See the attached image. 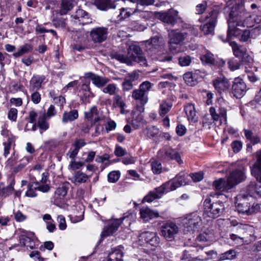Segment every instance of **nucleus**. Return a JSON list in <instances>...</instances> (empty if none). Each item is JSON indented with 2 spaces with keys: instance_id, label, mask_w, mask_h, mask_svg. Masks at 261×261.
<instances>
[{
  "instance_id": "obj_22",
  "label": "nucleus",
  "mask_w": 261,
  "mask_h": 261,
  "mask_svg": "<svg viewBox=\"0 0 261 261\" xmlns=\"http://www.w3.org/2000/svg\"><path fill=\"white\" fill-rule=\"evenodd\" d=\"M69 187V184L68 182H65L60 185L55 192V197L57 202L62 201L63 200L67 193Z\"/></svg>"
},
{
  "instance_id": "obj_23",
  "label": "nucleus",
  "mask_w": 261,
  "mask_h": 261,
  "mask_svg": "<svg viewBox=\"0 0 261 261\" xmlns=\"http://www.w3.org/2000/svg\"><path fill=\"white\" fill-rule=\"evenodd\" d=\"M185 112L190 122H195L198 121L195 108L193 104L188 103L186 105L185 107Z\"/></svg>"
},
{
  "instance_id": "obj_5",
  "label": "nucleus",
  "mask_w": 261,
  "mask_h": 261,
  "mask_svg": "<svg viewBox=\"0 0 261 261\" xmlns=\"http://www.w3.org/2000/svg\"><path fill=\"white\" fill-rule=\"evenodd\" d=\"M233 231H236L238 234L232 233L230 234V238L233 241L237 239L243 241L245 237H247L248 236H253L254 232V229L251 225L241 223L237 226L236 229L233 230Z\"/></svg>"
},
{
  "instance_id": "obj_53",
  "label": "nucleus",
  "mask_w": 261,
  "mask_h": 261,
  "mask_svg": "<svg viewBox=\"0 0 261 261\" xmlns=\"http://www.w3.org/2000/svg\"><path fill=\"white\" fill-rule=\"evenodd\" d=\"M69 217L72 223H77L84 219V213H71Z\"/></svg>"
},
{
  "instance_id": "obj_1",
  "label": "nucleus",
  "mask_w": 261,
  "mask_h": 261,
  "mask_svg": "<svg viewBox=\"0 0 261 261\" xmlns=\"http://www.w3.org/2000/svg\"><path fill=\"white\" fill-rule=\"evenodd\" d=\"M138 243L140 246H151L154 247L159 246L160 239L156 232L146 231L139 234L138 237Z\"/></svg>"
},
{
  "instance_id": "obj_52",
  "label": "nucleus",
  "mask_w": 261,
  "mask_h": 261,
  "mask_svg": "<svg viewBox=\"0 0 261 261\" xmlns=\"http://www.w3.org/2000/svg\"><path fill=\"white\" fill-rule=\"evenodd\" d=\"M151 169L154 174H159L162 172V166L159 161H153L151 163Z\"/></svg>"
},
{
  "instance_id": "obj_8",
  "label": "nucleus",
  "mask_w": 261,
  "mask_h": 261,
  "mask_svg": "<svg viewBox=\"0 0 261 261\" xmlns=\"http://www.w3.org/2000/svg\"><path fill=\"white\" fill-rule=\"evenodd\" d=\"M247 86L244 81L239 77L234 79L231 87V93L237 98H242L247 91Z\"/></svg>"
},
{
  "instance_id": "obj_20",
  "label": "nucleus",
  "mask_w": 261,
  "mask_h": 261,
  "mask_svg": "<svg viewBox=\"0 0 261 261\" xmlns=\"http://www.w3.org/2000/svg\"><path fill=\"white\" fill-rule=\"evenodd\" d=\"M257 160L251 169V173L257 180L261 182V150L256 153Z\"/></svg>"
},
{
  "instance_id": "obj_46",
  "label": "nucleus",
  "mask_w": 261,
  "mask_h": 261,
  "mask_svg": "<svg viewBox=\"0 0 261 261\" xmlns=\"http://www.w3.org/2000/svg\"><path fill=\"white\" fill-rule=\"evenodd\" d=\"M152 85L153 84L149 81H145L140 84L139 89L144 93V94L148 96V92L150 90Z\"/></svg>"
},
{
  "instance_id": "obj_35",
  "label": "nucleus",
  "mask_w": 261,
  "mask_h": 261,
  "mask_svg": "<svg viewBox=\"0 0 261 261\" xmlns=\"http://www.w3.org/2000/svg\"><path fill=\"white\" fill-rule=\"evenodd\" d=\"M37 126L40 129V133L42 134L43 132L46 131L49 128V123L46 120V116L45 114L39 116Z\"/></svg>"
},
{
  "instance_id": "obj_57",
  "label": "nucleus",
  "mask_w": 261,
  "mask_h": 261,
  "mask_svg": "<svg viewBox=\"0 0 261 261\" xmlns=\"http://www.w3.org/2000/svg\"><path fill=\"white\" fill-rule=\"evenodd\" d=\"M252 20L258 26L255 27L254 30H261V12H258L256 14H253L252 16Z\"/></svg>"
},
{
  "instance_id": "obj_36",
  "label": "nucleus",
  "mask_w": 261,
  "mask_h": 261,
  "mask_svg": "<svg viewBox=\"0 0 261 261\" xmlns=\"http://www.w3.org/2000/svg\"><path fill=\"white\" fill-rule=\"evenodd\" d=\"M142 53L141 48L138 45L135 44L130 45L128 49V54L129 55V58L130 60V62L132 59L137 56H139V55Z\"/></svg>"
},
{
  "instance_id": "obj_62",
  "label": "nucleus",
  "mask_w": 261,
  "mask_h": 261,
  "mask_svg": "<svg viewBox=\"0 0 261 261\" xmlns=\"http://www.w3.org/2000/svg\"><path fill=\"white\" fill-rule=\"evenodd\" d=\"M132 61L139 63L142 66H147V60L142 53L139 56H137Z\"/></svg>"
},
{
  "instance_id": "obj_19",
  "label": "nucleus",
  "mask_w": 261,
  "mask_h": 261,
  "mask_svg": "<svg viewBox=\"0 0 261 261\" xmlns=\"http://www.w3.org/2000/svg\"><path fill=\"white\" fill-rule=\"evenodd\" d=\"M177 11L170 9L167 12L161 13L160 17L163 22L173 24L177 18Z\"/></svg>"
},
{
  "instance_id": "obj_39",
  "label": "nucleus",
  "mask_w": 261,
  "mask_h": 261,
  "mask_svg": "<svg viewBox=\"0 0 261 261\" xmlns=\"http://www.w3.org/2000/svg\"><path fill=\"white\" fill-rule=\"evenodd\" d=\"M123 253L119 249H115L108 256V261H123Z\"/></svg>"
},
{
  "instance_id": "obj_45",
  "label": "nucleus",
  "mask_w": 261,
  "mask_h": 261,
  "mask_svg": "<svg viewBox=\"0 0 261 261\" xmlns=\"http://www.w3.org/2000/svg\"><path fill=\"white\" fill-rule=\"evenodd\" d=\"M118 89L116 84H109L102 89V92L110 95H115Z\"/></svg>"
},
{
  "instance_id": "obj_16",
  "label": "nucleus",
  "mask_w": 261,
  "mask_h": 261,
  "mask_svg": "<svg viewBox=\"0 0 261 261\" xmlns=\"http://www.w3.org/2000/svg\"><path fill=\"white\" fill-rule=\"evenodd\" d=\"M187 35L188 33H180L174 30L171 31L169 33V36L170 38L169 43L170 44V50H172V44H179L187 37Z\"/></svg>"
},
{
  "instance_id": "obj_49",
  "label": "nucleus",
  "mask_w": 261,
  "mask_h": 261,
  "mask_svg": "<svg viewBox=\"0 0 261 261\" xmlns=\"http://www.w3.org/2000/svg\"><path fill=\"white\" fill-rule=\"evenodd\" d=\"M13 143V139L11 138H8L6 141L3 143L4 146V155L7 157L10 154V150L11 149L12 144Z\"/></svg>"
},
{
  "instance_id": "obj_25",
  "label": "nucleus",
  "mask_w": 261,
  "mask_h": 261,
  "mask_svg": "<svg viewBox=\"0 0 261 261\" xmlns=\"http://www.w3.org/2000/svg\"><path fill=\"white\" fill-rule=\"evenodd\" d=\"M72 16L75 19H78L83 24H87L91 22L88 13L82 9L77 10Z\"/></svg>"
},
{
  "instance_id": "obj_47",
  "label": "nucleus",
  "mask_w": 261,
  "mask_h": 261,
  "mask_svg": "<svg viewBox=\"0 0 261 261\" xmlns=\"http://www.w3.org/2000/svg\"><path fill=\"white\" fill-rule=\"evenodd\" d=\"M237 256L236 252L233 250L230 249L223 253H222L220 256V259L222 260L229 259L231 260L235 258Z\"/></svg>"
},
{
  "instance_id": "obj_55",
  "label": "nucleus",
  "mask_w": 261,
  "mask_h": 261,
  "mask_svg": "<svg viewBox=\"0 0 261 261\" xmlns=\"http://www.w3.org/2000/svg\"><path fill=\"white\" fill-rule=\"evenodd\" d=\"M226 183H225V180L222 179L220 178L218 180L215 181L214 182V186L215 188L217 190H221V191H224V190H228V189H227L226 188Z\"/></svg>"
},
{
  "instance_id": "obj_21",
  "label": "nucleus",
  "mask_w": 261,
  "mask_h": 261,
  "mask_svg": "<svg viewBox=\"0 0 261 261\" xmlns=\"http://www.w3.org/2000/svg\"><path fill=\"white\" fill-rule=\"evenodd\" d=\"M45 79L44 75H34L30 81L29 90L30 91L39 90L42 83Z\"/></svg>"
},
{
  "instance_id": "obj_41",
  "label": "nucleus",
  "mask_w": 261,
  "mask_h": 261,
  "mask_svg": "<svg viewBox=\"0 0 261 261\" xmlns=\"http://www.w3.org/2000/svg\"><path fill=\"white\" fill-rule=\"evenodd\" d=\"M200 59L204 63L213 65L215 64L214 55L210 52L207 51L205 54L201 55Z\"/></svg>"
},
{
  "instance_id": "obj_14",
  "label": "nucleus",
  "mask_w": 261,
  "mask_h": 261,
  "mask_svg": "<svg viewBox=\"0 0 261 261\" xmlns=\"http://www.w3.org/2000/svg\"><path fill=\"white\" fill-rule=\"evenodd\" d=\"M164 42L162 38L155 36L147 41V46L151 51L158 52L164 48Z\"/></svg>"
},
{
  "instance_id": "obj_56",
  "label": "nucleus",
  "mask_w": 261,
  "mask_h": 261,
  "mask_svg": "<svg viewBox=\"0 0 261 261\" xmlns=\"http://www.w3.org/2000/svg\"><path fill=\"white\" fill-rule=\"evenodd\" d=\"M261 210L260 205L258 203H253L251 207L246 208L245 210H239L238 209V212H257L258 211Z\"/></svg>"
},
{
  "instance_id": "obj_15",
  "label": "nucleus",
  "mask_w": 261,
  "mask_h": 261,
  "mask_svg": "<svg viewBox=\"0 0 261 261\" xmlns=\"http://www.w3.org/2000/svg\"><path fill=\"white\" fill-rule=\"evenodd\" d=\"M124 217H122L119 219H114L112 220L111 224L106 227L101 233V238L112 235L116 232L120 225L122 223Z\"/></svg>"
},
{
  "instance_id": "obj_29",
  "label": "nucleus",
  "mask_w": 261,
  "mask_h": 261,
  "mask_svg": "<svg viewBox=\"0 0 261 261\" xmlns=\"http://www.w3.org/2000/svg\"><path fill=\"white\" fill-rule=\"evenodd\" d=\"M137 11V8H122L120 9V12L117 16L119 20H123L129 17L130 15Z\"/></svg>"
},
{
  "instance_id": "obj_44",
  "label": "nucleus",
  "mask_w": 261,
  "mask_h": 261,
  "mask_svg": "<svg viewBox=\"0 0 261 261\" xmlns=\"http://www.w3.org/2000/svg\"><path fill=\"white\" fill-rule=\"evenodd\" d=\"M110 0H94V4L97 8L101 10H106L110 8Z\"/></svg>"
},
{
  "instance_id": "obj_11",
  "label": "nucleus",
  "mask_w": 261,
  "mask_h": 261,
  "mask_svg": "<svg viewBox=\"0 0 261 261\" xmlns=\"http://www.w3.org/2000/svg\"><path fill=\"white\" fill-rule=\"evenodd\" d=\"M108 34V28L99 27L92 29L90 31V36L94 42L101 43L107 39Z\"/></svg>"
},
{
  "instance_id": "obj_59",
  "label": "nucleus",
  "mask_w": 261,
  "mask_h": 261,
  "mask_svg": "<svg viewBox=\"0 0 261 261\" xmlns=\"http://www.w3.org/2000/svg\"><path fill=\"white\" fill-rule=\"evenodd\" d=\"M84 165V163L81 162H76L75 159L72 160L69 165V169L75 170L80 169Z\"/></svg>"
},
{
  "instance_id": "obj_3",
  "label": "nucleus",
  "mask_w": 261,
  "mask_h": 261,
  "mask_svg": "<svg viewBox=\"0 0 261 261\" xmlns=\"http://www.w3.org/2000/svg\"><path fill=\"white\" fill-rule=\"evenodd\" d=\"M179 232V227L172 222H168L161 226L160 235L168 241H172Z\"/></svg>"
},
{
  "instance_id": "obj_10",
  "label": "nucleus",
  "mask_w": 261,
  "mask_h": 261,
  "mask_svg": "<svg viewBox=\"0 0 261 261\" xmlns=\"http://www.w3.org/2000/svg\"><path fill=\"white\" fill-rule=\"evenodd\" d=\"M245 178V173L243 170H235L233 171L227 178L226 189H231L233 187L243 181Z\"/></svg>"
},
{
  "instance_id": "obj_54",
  "label": "nucleus",
  "mask_w": 261,
  "mask_h": 261,
  "mask_svg": "<svg viewBox=\"0 0 261 261\" xmlns=\"http://www.w3.org/2000/svg\"><path fill=\"white\" fill-rule=\"evenodd\" d=\"M120 176L119 171H112L108 175V181L111 182H116L119 179Z\"/></svg>"
},
{
  "instance_id": "obj_61",
  "label": "nucleus",
  "mask_w": 261,
  "mask_h": 261,
  "mask_svg": "<svg viewBox=\"0 0 261 261\" xmlns=\"http://www.w3.org/2000/svg\"><path fill=\"white\" fill-rule=\"evenodd\" d=\"M32 93L31 95V100L34 104H38L41 99L40 94L37 91V90H35L34 91H32Z\"/></svg>"
},
{
  "instance_id": "obj_63",
  "label": "nucleus",
  "mask_w": 261,
  "mask_h": 261,
  "mask_svg": "<svg viewBox=\"0 0 261 261\" xmlns=\"http://www.w3.org/2000/svg\"><path fill=\"white\" fill-rule=\"evenodd\" d=\"M204 212H212L213 210V204H211V200L206 198L203 203Z\"/></svg>"
},
{
  "instance_id": "obj_58",
  "label": "nucleus",
  "mask_w": 261,
  "mask_h": 261,
  "mask_svg": "<svg viewBox=\"0 0 261 261\" xmlns=\"http://www.w3.org/2000/svg\"><path fill=\"white\" fill-rule=\"evenodd\" d=\"M183 28L187 31L184 33H188V35L191 34L194 36H197L198 35V32L197 29L192 26L191 24H185L183 26Z\"/></svg>"
},
{
  "instance_id": "obj_33",
  "label": "nucleus",
  "mask_w": 261,
  "mask_h": 261,
  "mask_svg": "<svg viewBox=\"0 0 261 261\" xmlns=\"http://www.w3.org/2000/svg\"><path fill=\"white\" fill-rule=\"evenodd\" d=\"M143 133L147 138L153 139L158 136L159 129L154 126H150L144 129Z\"/></svg>"
},
{
  "instance_id": "obj_27",
  "label": "nucleus",
  "mask_w": 261,
  "mask_h": 261,
  "mask_svg": "<svg viewBox=\"0 0 261 261\" xmlns=\"http://www.w3.org/2000/svg\"><path fill=\"white\" fill-rule=\"evenodd\" d=\"M145 123L142 114L137 113L135 112L133 113V118L132 120V125L135 129H138L143 126Z\"/></svg>"
},
{
  "instance_id": "obj_4",
  "label": "nucleus",
  "mask_w": 261,
  "mask_h": 261,
  "mask_svg": "<svg viewBox=\"0 0 261 261\" xmlns=\"http://www.w3.org/2000/svg\"><path fill=\"white\" fill-rule=\"evenodd\" d=\"M158 156L162 160H175L178 164L182 163L180 155L175 149L169 146H165L160 149L158 152Z\"/></svg>"
},
{
  "instance_id": "obj_24",
  "label": "nucleus",
  "mask_w": 261,
  "mask_h": 261,
  "mask_svg": "<svg viewBox=\"0 0 261 261\" xmlns=\"http://www.w3.org/2000/svg\"><path fill=\"white\" fill-rule=\"evenodd\" d=\"M230 45L231 46L234 55L239 58L243 59L247 56L246 49L242 46H239L235 42H230Z\"/></svg>"
},
{
  "instance_id": "obj_50",
  "label": "nucleus",
  "mask_w": 261,
  "mask_h": 261,
  "mask_svg": "<svg viewBox=\"0 0 261 261\" xmlns=\"http://www.w3.org/2000/svg\"><path fill=\"white\" fill-rule=\"evenodd\" d=\"M140 218L144 222H148L153 218H158L159 213H140Z\"/></svg>"
},
{
  "instance_id": "obj_34",
  "label": "nucleus",
  "mask_w": 261,
  "mask_h": 261,
  "mask_svg": "<svg viewBox=\"0 0 261 261\" xmlns=\"http://www.w3.org/2000/svg\"><path fill=\"white\" fill-rule=\"evenodd\" d=\"M198 251L197 247H192L187 250H185L183 253V258L188 260H193L196 258L195 255Z\"/></svg>"
},
{
  "instance_id": "obj_12",
  "label": "nucleus",
  "mask_w": 261,
  "mask_h": 261,
  "mask_svg": "<svg viewBox=\"0 0 261 261\" xmlns=\"http://www.w3.org/2000/svg\"><path fill=\"white\" fill-rule=\"evenodd\" d=\"M188 175L184 172H180L172 180L166 183L170 191L175 190L177 188L185 186L188 183Z\"/></svg>"
},
{
  "instance_id": "obj_7",
  "label": "nucleus",
  "mask_w": 261,
  "mask_h": 261,
  "mask_svg": "<svg viewBox=\"0 0 261 261\" xmlns=\"http://www.w3.org/2000/svg\"><path fill=\"white\" fill-rule=\"evenodd\" d=\"M228 31L227 37H230L232 36H237L240 34V30L238 27H244V22L238 18V17H233L231 13L229 15L228 20Z\"/></svg>"
},
{
  "instance_id": "obj_43",
  "label": "nucleus",
  "mask_w": 261,
  "mask_h": 261,
  "mask_svg": "<svg viewBox=\"0 0 261 261\" xmlns=\"http://www.w3.org/2000/svg\"><path fill=\"white\" fill-rule=\"evenodd\" d=\"M172 105L166 101H163L160 106L159 114L163 117L171 109Z\"/></svg>"
},
{
  "instance_id": "obj_40",
  "label": "nucleus",
  "mask_w": 261,
  "mask_h": 261,
  "mask_svg": "<svg viewBox=\"0 0 261 261\" xmlns=\"http://www.w3.org/2000/svg\"><path fill=\"white\" fill-rule=\"evenodd\" d=\"M109 82V79L106 77L101 76L98 75L93 79V84L98 88L103 87Z\"/></svg>"
},
{
  "instance_id": "obj_9",
  "label": "nucleus",
  "mask_w": 261,
  "mask_h": 261,
  "mask_svg": "<svg viewBox=\"0 0 261 261\" xmlns=\"http://www.w3.org/2000/svg\"><path fill=\"white\" fill-rule=\"evenodd\" d=\"M170 192L166 183L160 187L154 189L150 191L143 198L144 202H151L156 199L161 198L165 193Z\"/></svg>"
},
{
  "instance_id": "obj_37",
  "label": "nucleus",
  "mask_w": 261,
  "mask_h": 261,
  "mask_svg": "<svg viewBox=\"0 0 261 261\" xmlns=\"http://www.w3.org/2000/svg\"><path fill=\"white\" fill-rule=\"evenodd\" d=\"M33 46L29 44H25L21 46L17 51L14 53L13 55L15 58H18L23 55L32 51Z\"/></svg>"
},
{
  "instance_id": "obj_31",
  "label": "nucleus",
  "mask_w": 261,
  "mask_h": 261,
  "mask_svg": "<svg viewBox=\"0 0 261 261\" xmlns=\"http://www.w3.org/2000/svg\"><path fill=\"white\" fill-rule=\"evenodd\" d=\"M75 3V0H62L60 10V14H66L68 11L72 9Z\"/></svg>"
},
{
  "instance_id": "obj_48",
  "label": "nucleus",
  "mask_w": 261,
  "mask_h": 261,
  "mask_svg": "<svg viewBox=\"0 0 261 261\" xmlns=\"http://www.w3.org/2000/svg\"><path fill=\"white\" fill-rule=\"evenodd\" d=\"M28 190L25 192V195L28 197H34L36 196L37 193L36 191L38 190L37 189L36 185L35 183H33L32 184H29L28 186Z\"/></svg>"
},
{
  "instance_id": "obj_60",
  "label": "nucleus",
  "mask_w": 261,
  "mask_h": 261,
  "mask_svg": "<svg viewBox=\"0 0 261 261\" xmlns=\"http://www.w3.org/2000/svg\"><path fill=\"white\" fill-rule=\"evenodd\" d=\"M32 160L31 156H25L20 160V163L17 166V170H21L24 167Z\"/></svg>"
},
{
  "instance_id": "obj_13",
  "label": "nucleus",
  "mask_w": 261,
  "mask_h": 261,
  "mask_svg": "<svg viewBox=\"0 0 261 261\" xmlns=\"http://www.w3.org/2000/svg\"><path fill=\"white\" fill-rule=\"evenodd\" d=\"M213 85L217 91L221 94L229 89L230 83L227 78L221 76L213 81Z\"/></svg>"
},
{
  "instance_id": "obj_32",
  "label": "nucleus",
  "mask_w": 261,
  "mask_h": 261,
  "mask_svg": "<svg viewBox=\"0 0 261 261\" xmlns=\"http://www.w3.org/2000/svg\"><path fill=\"white\" fill-rule=\"evenodd\" d=\"M79 114L76 110L69 112H65L63 114L62 122L64 123L74 121L78 118Z\"/></svg>"
},
{
  "instance_id": "obj_17",
  "label": "nucleus",
  "mask_w": 261,
  "mask_h": 261,
  "mask_svg": "<svg viewBox=\"0 0 261 261\" xmlns=\"http://www.w3.org/2000/svg\"><path fill=\"white\" fill-rule=\"evenodd\" d=\"M201 221L200 218L195 215L185 220L184 222L185 227L188 229V231H195L198 228Z\"/></svg>"
},
{
  "instance_id": "obj_42",
  "label": "nucleus",
  "mask_w": 261,
  "mask_h": 261,
  "mask_svg": "<svg viewBox=\"0 0 261 261\" xmlns=\"http://www.w3.org/2000/svg\"><path fill=\"white\" fill-rule=\"evenodd\" d=\"M112 56L113 58L116 59L121 63L129 64L131 62L129 57H125L123 54L120 53L114 52L112 54Z\"/></svg>"
},
{
  "instance_id": "obj_30",
  "label": "nucleus",
  "mask_w": 261,
  "mask_h": 261,
  "mask_svg": "<svg viewBox=\"0 0 261 261\" xmlns=\"http://www.w3.org/2000/svg\"><path fill=\"white\" fill-rule=\"evenodd\" d=\"M198 75L196 71L187 72L184 74V79L186 84L191 86L195 85L197 83Z\"/></svg>"
},
{
  "instance_id": "obj_28",
  "label": "nucleus",
  "mask_w": 261,
  "mask_h": 261,
  "mask_svg": "<svg viewBox=\"0 0 261 261\" xmlns=\"http://www.w3.org/2000/svg\"><path fill=\"white\" fill-rule=\"evenodd\" d=\"M132 97L142 105H145L148 100V96L140 91L139 89L133 91L132 92Z\"/></svg>"
},
{
  "instance_id": "obj_64",
  "label": "nucleus",
  "mask_w": 261,
  "mask_h": 261,
  "mask_svg": "<svg viewBox=\"0 0 261 261\" xmlns=\"http://www.w3.org/2000/svg\"><path fill=\"white\" fill-rule=\"evenodd\" d=\"M53 24L56 28L64 29L66 27V22L64 19L56 18L53 20Z\"/></svg>"
},
{
  "instance_id": "obj_6",
  "label": "nucleus",
  "mask_w": 261,
  "mask_h": 261,
  "mask_svg": "<svg viewBox=\"0 0 261 261\" xmlns=\"http://www.w3.org/2000/svg\"><path fill=\"white\" fill-rule=\"evenodd\" d=\"M218 14L217 11H212L206 16L205 18V24L200 27L201 31L203 32L205 35L214 34Z\"/></svg>"
},
{
  "instance_id": "obj_38",
  "label": "nucleus",
  "mask_w": 261,
  "mask_h": 261,
  "mask_svg": "<svg viewBox=\"0 0 261 261\" xmlns=\"http://www.w3.org/2000/svg\"><path fill=\"white\" fill-rule=\"evenodd\" d=\"M89 176L85 173L81 171H77L73 177V182L75 184L84 183L87 180Z\"/></svg>"
},
{
  "instance_id": "obj_2",
  "label": "nucleus",
  "mask_w": 261,
  "mask_h": 261,
  "mask_svg": "<svg viewBox=\"0 0 261 261\" xmlns=\"http://www.w3.org/2000/svg\"><path fill=\"white\" fill-rule=\"evenodd\" d=\"M20 232L19 237L20 245L31 249L35 248L38 243V239L35 233L24 229H20Z\"/></svg>"
},
{
  "instance_id": "obj_26",
  "label": "nucleus",
  "mask_w": 261,
  "mask_h": 261,
  "mask_svg": "<svg viewBox=\"0 0 261 261\" xmlns=\"http://www.w3.org/2000/svg\"><path fill=\"white\" fill-rule=\"evenodd\" d=\"M85 117L88 121H93L94 123L100 120V118L98 116L97 108L96 106L92 107L88 111L85 112Z\"/></svg>"
},
{
  "instance_id": "obj_51",
  "label": "nucleus",
  "mask_w": 261,
  "mask_h": 261,
  "mask_svg": "<svg viewBox=\"0 0 261 261\" xmlns=\"http://www.w3.org/2000/svg\"><path fill=\"white\" fill-rule=\"evenodd\" d=\"M192 61V58L188 55H184L179 57L178 63L181 66H188L190 65Z\"/></svg>"
},
{
  "instance_id": "obj_18",
  "label": "nucleus",
  "mask_w": 261,
  "mask_h": 261,
  "mask_svg": "<svg viewBox=\"0 0 261 261\" xmlns=\"http://www.w3.org/2000/svg\"><path fill=\"white\" fill-rule=\"evenodd\" d=\"M219 113H217L216 109L214 107H211L210 109V113L214 121L220 120L221 123L222 122H226L227 121L226 110L224 108H220L219 109Z\"/></svg>"
}]
</instances>
